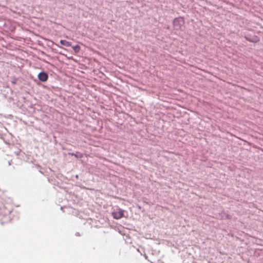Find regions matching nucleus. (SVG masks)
<instances>
[{"label":"nucleus","mask_w":263,"mask_h":263,"mask_svg":"<svg viewBox=\"0 0 263 263\" xmlns=\"http://www.w3.org/2000/svg\"><path fill=\"white\" fill-rule=\"evenodd\" d=\"M124 210L121 209H118L116 211L112 212V216L116 219H119L124 216Z\"/></svg>","instance_id":"nucleus-1"},{"label":"nucleus","mask_w":263,"mask_h":263,"mask_svg":"<svg viewBox=\"0 0 263 263\" xmlns=\"http://www.w3.org/2000/svg\"><path fill=\"white\" fill-rule=\"evenodd\" d=\"M39 79L42 82H46L48 78V76L47 73L42 72L38 74Z\"/></svg>","instance_id":"nucleus-2"},{"label":"nucleus","mask_w":263,"mask_h":263,"mask_svg":"<svg viewBox=\"0 0 263 263\" xmlns=\"http://www.w3.org/2000/svg\"><path fill=\"white\" fill-rule=\"evenodd\" d=\"M174 25H177V24H178L179 25H182L184 24V20L183 18L182 17H179L175 19L174 22Z\"/></svg>","instance_id":"nucleus-3"},{"label":"nucleus","mask_w":263,"mask_h":263,"mask_svg":"<svg viewBox=\"0 0 263 263\" xmlns=\"http://www.w3.org/2000/svg\"><path fill=\"white\" fill-rule=\"evenodd\" d=\"M73 49L76 52H78L79 51V50L80 49V47L79 46L77 45V46H75L73 47Z\"/></svg>","instance_id":"nucleus-4"},{"label":"nucleus","mask_w":263,"mask_h":263,"mask_svg":"<svg viewBox=\"0 0 263 263\" xmlns=\"http://www.w3.org/2000/svg\"><path fill=\"white\" fill-rule=\"evenodd\" d=\"M246 39L248 41H250V42H257L259 41V40H258V39H255V40H250V39H248V37H246Z\"/></svg>","instance_id":"nucleus-5"},{"label":"nucleus","mask_w":263,"mask_h":263,"mask_svg":"<svg viewBox=\"0 0 263 263\" xmlns=\"http://www.w3.org/2000/svg\"><path fill=\"white\" fill-rule=\"evenodd\" d=\"M66 45H67V46H69V44L67 42Z\"/></svg>","instance_id":"nucleus-6"},{"label":"nucleus","mask_w":263,"mask_h":263,"mask_svg":"<svg viewBox=\"0 0 263 263\" xmlns=\"http://www.w3.org/2000/svg\"><path fill=\"white\" fill-rule=\"evenodd\" d=\"M63 42H64V41H61V43H62V44H63Z\"/></svg>","instance_id":"nucleus-7"}]
</instances>
